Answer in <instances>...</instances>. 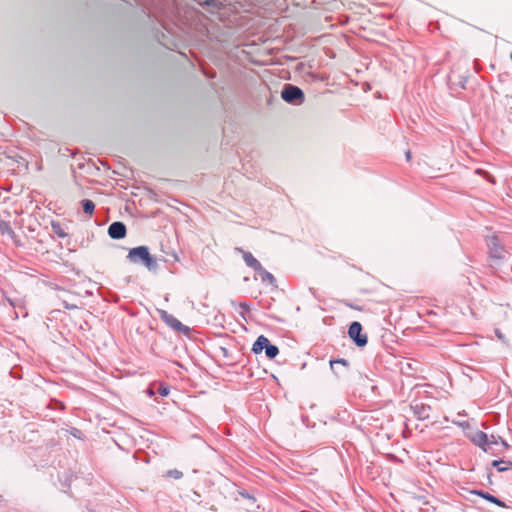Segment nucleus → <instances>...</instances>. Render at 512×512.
<instances>
[{
	"label": "nucleus",
	"mask_w": 512,
	"mask_h": 512,
	"mask_svg": "<svg viewBox=\"0 0 512 512\" xmlns=\"http://www.w3.org/2000/svg\"><path fill=\"white\" fill-rule=\"evenodd\" d=\"M486 245L488 248L489 267L493 271H497L506 261L508 252L497 235L487 236Z\"/></svg>",
	"instance_id": "1"
},
{
	"label": "nucleus",
	"mask_w": 512,
	"mask_h": 512,
	"mask_svg": "<svg viewBox=\"0 0 512 512\" xmlns=\"http://www.w3.org/2000/svg\"><path fill=\"white\" fill-rule=\"evenodd\" d=\"M127 259L133 264L145 266L151 272H156L159 268L157 259L150 254L147 246L131 248L128 252Z\"/></svg>",
	"instance_id": "2"
},
{
	"label": "nucleus",
	"mask_w": 512,
	"mask_h": 512,
	"mask_svg": "<svg viewBox=\"0 0 512 512\" xmlns=\"http://www.w3.org/2000/svg\"><path fill=\"white\" fill-rule=\"evenodd\" d=\"M282 99L293 105L302 104L305 100L304 92L298 86L292 84H285L281 91Z\"/></svg>",
	"instance_id": "3"
},
{
	"label": "nucleus",
	"mask_w": 512,
	"mask_h": 512,
	"mask_svg": "<svg viewBox=\"0 0 512 512\" xmlns=\"http://www.w3.org/2000/svg\"><path fill=\"white\" fill-rule=\"evenodd\" d=\"M362 330L363 327L358 321H353L348 328V336L357 347H364L368 342V337Z\"/></svg>",
	"instance_id": "4"
},
{
	"label": "nucleus",
	"mask_w": 512,
	"mask_h": 512,
	"mask_svg": "<svg viewBox=\"0 0 512 512\" xmlns=\"http://www.w3.org/2000/svg\"><path fill=\"white\" fill-rule=\"evenodd\" d=\"M160 318L165 324L177 332H181L185 335L190 332V328L188 326L184 325L176 317H174L172 314H169L165 310L160 311Z\"/></svg>",
	"instance_id": "5"
},
{
	"label": "nucleus",
	"mask_w": 512,
	"mask_h": 512,
	"mask_svg": "<svg viewBox=\"0 0 512 512\" xmlns=\"http://www.w3.org/2000/svg\"><path fill=\"white\" fill-rule=\"evenodd\" d=\"M410 409L419 420H427L430 417L431 406L428 404L413 401L410 404Z\"/></svg>",
	"instance_id": "6"
},
{
	"label": "nucleus",
	"mask_w": 512,
	"mask_h": 512,
	"mask_svg": "<svg viewBox=\"0 0 512 512\" xmlns=\"http://www.w3.org/2000/svg\"><path fill=\"white\" fill-rule=\"evenodd\" d=\"M127 228L126 225L121 221H115L108 227V235L112 239H123L126 236Z\"/></svg>",
	"instance_id": "7"
},
{
	"label": "nucleus",
	"mask_w": 512,
	"mask_h": 512,
	"mask_svg": "<svg viewBox=\"0 0 512 512\" xmlns=\"http://www.w3.org/2000/svg\"><path fill=\"white\" fill-rule=\"evenodd\" d=\"M471 441L478 447H480L484 452H489L491 450V446L489 445V436L483 431L478 430L472 437Z\"/></svg>",
	"instance_id": "8"
},
{
	"label": "nucleus",
	"mask_w": 512,
	"mask_h": 512,
	"mask_svg": "<svg viewBox=\"0 0 512 512\" xmlns=\"http://www.w3.org/2000/svg\"><path fill=\"white\" fill-rule=\"evenodd\" d=\"M235 250L242 254L246 265L252 268L255 272L262 269L261 263L250 252L244 251L242 248H236Z\"/></svg>",
	"instance_id": "9"
},
{
	"label": "nucleus",
	"mask_w": 512,
	"mask_h": 512,
	"mask_svg": "<svg viewBox=\"0 0 512 512\" xmlns=\"http://www.w3.org/2000/svg\"><path fill=\"white\" fill-rule=\"evenodd\" d=\"M349 365V362L343 358L330 360L331 370L338 377L349 368Z\"/></svg>",
	"instance_id": "10"
},
{
	"label": "nucleus",
	"mask_w": 512,
	"mask_h": 512,
	"mask_svg": "<svg viewBox=\"0 0 512 512\" xmlns=\"http://www.w3.org/2000/svg\"><path fill=\"white\" fill-rule=\"evenodd\" d=\"M472 493L482 497L483 499H485L499 507H506V504L501 499L495 497L494 495H492L486 491L476 490V491H473Z\"/></svg>",
	"instance_id": "11"
},
{
	"label": "nucleus",
	"mask_w": 512,
	"mask_h": 512,
	"mask_svg": "<svg viewBox=\"0 0 512 512\" xmlns=\"http://www.w3.org/2000/svg\"><path fill=\"white\" fill-rule=\"evenodd\" d=\"M270 344L269 339L264 336L260 335L256 341L254 342L252 346V352L255 354H260L263 350L266 349V347Z\"/></svg>",
	"instance_id": "12"
},
{
	"label": "nucleus",
	"mask_w": 512,
	"mask_h": 512,
	"mask_svg": "<svg viewBox=\"0 0 512 512\" xmlns=\"http://www.w3.org/2000/svg\"><path fill=\"white\" fill-rule=\"evenodd\" d=\"M256 273L260 276V279L264 283H269L271 285H275L276 279L275 277L268 272L266 269L262 267L261 270H257Z\"/></svg>",
	"instance_id": "13"
},
{
	"label": "nucleus",
	"mask_w": 512,
	"mask_h": 512,
	"mask_svg": "<svg viewBox=\"0 0 512 512\" xmlns=\"http://www.w3.org/2000/svg\"><path fill=\"white\" fill-rule=\"evenodd\" d=\"M491 465L495 467L499 472H505L510 469L512 462L510 460L498 459L492 461Z\"/></svg>",
	"instance_id": "14"
},
{
	"label": "nucleus",
	"mask_w": 512,
	"mask_h": 512,
	"mask_svg": "<svg viewBox=\"0 0 512 512\" xmlns=\"http://www.w3.org/2000/svg\"><path fill=\"white\" fill-rule=\"evenodd\" d=\"M81 207H82L84 213H86L88 215H92L94 212V209H95V204L90 199H83L81 201Z\"/></svg>",
	"instance_id": "15"
},
{
	"label": "nucleus",
	"mask_w": 512,
	"mask_h": 512,
	"mask_svg": "<svg viewBox=\"0 0 512 512\" xmlns=\"http://www.w3.org/2000/svg\"><path fill=\"white\" fill-rule=\"evenodd\" d=\"M267 358L274 359L279 354V348L274 344H269L265 349Z\"/></svg>",
	"instance_id": "16"
},
{
	"label": "nucleus",
	"mask_w": 512,
	"mask_h": 512,
	"mask_svg": "<svg viewBox=\"0 0 512 512\" xmlns=\"http://www.w3.org/2000/svg\"><path fill=\"white\" fill-rule=\"evenodd\" d=\"M169 387L163 383L157 385L156 393L159 395L166 397L169 394Z\"/></svg>",
	"instance_id": "17"
},
{
	"label": "nucleus",
	"mask_w": 512,
	"mask_h": 512,
	"mask_svg": "<svg viewBox=\"0 0 512 512\" xmlns=\"http://www.w3.org/2000/svg\"><path fill=\"white\" fill-rule=\"evenodd\" d=\"M167 476L174 479H180L182 478L183 473L177 469H171L167 471Z\"/></svg>",
	"instance_id": "18"
},
{
	"label": "nucleus",
	"mask_w": 512,
	"mask_h": 512,
	"mask_svg": "<svg viewBox=\"0 0 512 512\" xmlns=\"http://www.w3.org/2000/svg\"><path fill=\"white\" fill-rule=\"evenodd\" d=\"M499 436L490 435L489 436V445L492 447V445L498 446L500 444V440L498 438Z\"/></svg>",
	"instance_id": "19"
},
{
	"label": "nucleus",
	"mask_w": 512,
	"mask_h": 512,
	"mask_svg": "<svg viewBox=\"0 0 512 512\" xmlns=\"http://www.w3.org/2000/svg\"><path fill=\"white\" fill-rule=\"evenodd\" d=\"M500 440V444L503 447L504 450H508L510 448V445L502 438L498 437Z\"/></svg>",
	"instance_id": "20"
},
{
	"label": "nucleus",
	"mask_w": 512,
	"mask_h": 512,
	"mask_svg": "<svg viewBox=\"0 0 512 512\" xmlns=\"http://www.w3.org/2000/svg\"><path fill=\"white\" fill-rule=\"evenodd\" d=\"M494 446H495V445H492V448H491V450H490L488 453H490V454H491V455H493V456H498V455H500L502 451H500V450H498V449L494 448Z\"/></svg>",
	"instance_id": "21"
},
{
	"label": "nucleus",
	"mask_w": 512,
	"mask_h": 512,
	"mask_svg": "<svg viewBox=\"0 0 512 512\" xmlns=\"http://www.w3.org/2000/svg\"><path fill=\"white\" fill-rule=\"evenodd\" d=\"M147 393L149 396H153L156 393V390H154V386H150L147 390Z\"/></svg>",
	"instance_id": "22"
},
{
	"label": "nucleus",
	"mask_w": 512,
	"mask_h": 512,
	"mask_svg": "<svg viewBox=\"0 0 512 512\" xmlns=\"http://www.w3.org/2000/svg\"><path fill=\"white\" fill-rule=\"evenodd\" d=\"M54 231H55V233H56L59 237H61V238L66 237V233H64L62 230H55V229H54Z\"/></svg>",
	"instance_id": "23"
},
{
	"label": "nucleus",
	"mask_w": 512,
	"mask_h": 512,
	"mask_svg": "<svg viewBox=\"0 0 512 512\" xmlns=\"http://www.w3.org/2000/svg\"><path fill=\"white\" fill-rule=\"evenodd\" d=\"M457 425H459L460 427H468V422L467 421H463V422H456Z\"/></svg>",
	"instance_id": "24"
},
{
	"label": "nucleus",
	"mask_w": 512,
	"mask_h": 512,
	"mask_svg": "<svg viewBox=\"0 0 512 512\" xmlns=\"http://www.w3.org/2000/svg\"><path fill=\"white\" fill-rule=\"evenodd\" d=\"M496 336H497L499 339H501V340H503V338H504L503 334H502L501 332H499L498 330H496Z\"/></svg>",
	"instance_id": "25"
},
{
	"label": "nucleus",
	"mask_w": 512,
	"mask_h": 512,
	"mask_svg": "<svg viewBox=\"0 0 512 512\" xmlns=\"http://www.w3.org/2000/svg\"><path fill=\"white\" fill-rule=\"evenodd\" d=\"M410 157H411V153H410V151H407V152H406V158H407V160H409V159H410Z\"/></svg>",
	"instance_id": "26"
},
{
	"label": "nucleus",
	"mask_w": 512,
	"mask_h": 512,
	"mask_svg": "<svg viewBox=\"0 0 512 512\" xmlns=\"http://www.w3.org/2000/svg\"><path fill=\"white\" fill-rule=\"evenodd\" d=\"M65 307H66L67 309H74V308H76V306H75V305H70V306H69V305H66Z\"/></svg>",
	"instance_id": "27"
},
{
	"label": "nucleus",
	"mask_w": 512,
	"mask_h": 512,
	"mask_svg": "<svg viewBox=\"0 0 512 512\" xmlns=\"http://www.w3.org/2000/svg\"><path fill=\"white\" fill-rule=\"evenodd\" d=\"M77 432H79V429H76V432L73 433V436H76Z\"/></svg>",
	"instance_id": "28"
},
{
	"label": "nucleus",
	"mask_w": 512,
	"mask_h": 512,
	"mask_svg": "<svg viewBox=\"0 0 512 512\" xmlns=\"http://www.w3.org/2000/svg\"><path fill=\"white\" fill-rule=\"evenodd\" d=\"M77 432H79V429H76V432L73 433V436H76Z\"/></svg>",
	"instance_id": "29"
},
{
	"label": "nucleus",
	"mask_w": 512,
	"mask_h": 512,
	"mask_svg": "<svg viewBox=\"0 0 512 512\" xmlns=\"http://www.w3.org/2000/svg\"><path fill=\"white\" fill-rule=\"evenodd\" d=\"M77 432H79V429H76V432L73 433V436H76Z\"/></svg>",
	"instance_id": "30"
},
{
	"label": "nucleus",
	"mask_w": 512,
	"mask_h": 512,
	"mask_svg": "<svg viewBox=\"0 0 512 512\" xmlns=\"http://www.w3.org/2000/svg\"><path fill=\"white\" fill-rule=\"evenodd\" d=\"M511 60H512V52H511Z\"/></svg>",
	"instance_id": "31"
}]
</instances>
